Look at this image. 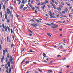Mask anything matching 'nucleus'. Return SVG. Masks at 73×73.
I'll list each match as a JSON object with an SVG mask.
<instances>
[{
  "mask_svg": "<svg viewBox=\"0 0 73 73\" xmlns=\"http://www.w3.org/2000/svg\"><path fill=\"white\" fill-rule=\"evenodd\" d=\"M35 12L36 13H37V11L36 10H35Z\"/></svg>",
  "mask_w": 73,
  "mask_h": 73,
  "instance_id": "62",
  "label": "nucleus"
},
{
  "mask_svg": "<svg viewBox=\"0 0 73 73\" xmlns=\"http://www.w3.org/2000/svg\"><path fill=\"white\" fill-rule=\"evenodd\" d=\"M7 14L9 15V9H8V8H7Z\"/></svg>",
  "mask_w": 73,
  "mask_h": 73,
  "instance_id": "12",
  "label": "nucleus"
},
{
  "mask_svg": "<svg viewBox=\"0 0 73 73\" xmlns=\"http://www.w3.org/2000/svg\"><path fill=\"white\" fill-rule=\"evenodd\" d=\"M30 7H31V8H33L32 6V5H29Z\"/></svg>",
  "mask_w": 73,
  "mask_h": 73,
  "instance_id": "61",
  "label": "nucleus"
},
{
  "mask_svg": "<svg viewBox=\"0 0 73 73\" xmlns=\"http://www.w3.org/2000/svg\"><path fill=\"white\" fill-rule=\"evenodd\" d=\"M31 25H32L34 27H37V25H38L36 24H33L32 23L31 24Z\"/></svg>",
  "mask_w": 73,
  "mask_h": 73,
  "instance_id": "4",
  "label": "nucleus"
},
{
  "mask_svg": "<svg viewBox=\"0 0 73 73\" xmlns=\"http://www.w3.org/2000/svg\"><path fill=\"white\" fill-rule=\"evenodd\" d=\"M6 73H9V72H8V70H6Z\"/></svg>",
  "mask_w": 73,
  "mask_h": 73,
  "instance_id": "63",
  "label": "nucleus"
},
{
  "mask_svg": "<svg viewBox=\"0 0 73 73\" xmlns=\"http://www.w3.org/2000/svg\"><path fill=\"white\" fill-rule=\"evenodd\" d=\"M62 13H63V14H64L65 13V11H62Z\"/></svg>",
  "mask_w": 73,
  "mask_h": 73,
  "instance_id": "36",
  "label": "nucleus"
},
{
  "mask_svg": "<svg viewBox=\"0 0 73 73\" xmlns=\"http://www.w3.org/2000/svg\"><path fill=\"white\" fill-rule=\"evenodd\" d=\"M7 65L9 68H10V66L11 65V62L10 61H9L7 63Z\"/></svg>",
  "mask_w": 73,
  "mask_h": 73,
  "instance_id": "7",
  "label": "nucleus"
},
{
  "mask_svg": "<svg viewBox=\"0 0 73 73\" xmlns=\"http://www.w3.org/2000/svg\"><path fill=\"white\" fill-rule=\"evenodd\" d=\"M33 19H34V20H35V21H36V22H38V23H39L40 22H41V21L40 20H38L36 18H34V17H33Z\"/></svg>",
  "mask_w": 73,
  "mask_h": 73,
  "instance_id": "2",
  "label": "nucleus"
},
{
  "mask_svg": "<svg viewBox=\"0 0 73 73\" xmlns=\"http://www.w3.org/2000/svg\"><path fill=\"white\" fill-rule=\"evenodd\" d=\"M10 69H13V66L12 65L11 66V67L10 68Z\"/></svg>",
  "mask_w": 73,
  "mask_h": 73,
  "instance_id": "35",
  "label": "nucleus"
},
{
  "mask_svg": "<svg viewBox=\"0 0 73 73\" xmlns=\"http://www.w3.org/2000/svg\"><path fill=\"white\" fill-rule=\"evenodd\" d=\"M16 17L17 18H18L19 17V15L17 14H16Z\"/></svg>",
  "mask_w": 73,
  "mask_h": 73,
  "instance_id": "38",
  "label": "nucleus"
},
{
  "mask_svg": "<svg viewBox=\"0 0 73 73\" xmlns=\"http://www.w3.org/2000/svg\"><path fill=\"white\" fill-rule=\"evenodd\" d=\"M25 60L24 59L21 62V64H23V63L24 62H25Z\"/></svg>",
  "mask_w": 73,
  "mask_h": 73,
  "instance_id": "25",
  "label": "nucleus"
},
{
  "mask_svg": "<svg viewBox=\"0 0 73 73\" xmlns=\"http://www.w3.org/2000/svg\"><path fill=\"white\" fill-rule=\"evenodd\" d=\"M52 62H53V61H52L50 62L49 63L50 65V64H52Z\"/></svg>",
  "mask_w": 73,
  "mask_h": 73,
  "instance_id": "51",
  "label": "nucleus"
},
{
  "mask_svg": "<svg viewBox=\"0 0 73 73\" xmlns=\"http://www.w3.org/2000/svg\"><path fill=\"white\" fill-rule=\"evenodd\" d=\"M51 0L53 3H54V0Z\"/></svg>",
  "mask_w": 73,
  "mask_h": 73,
  "instance_id": "56",
  "label": "nucleus"
},
{
  "mask_svg": "<svg viewBox=\"0 0 73 73\" xmlns=\"http://www.w3.org/2000/svg\"><path fill=\"white\" fill-rule=\"evenodd\" d=\"M27 9V7H25L22 9V10L23 11H25Z\"/></svg>",
  "mask_w": 73,
  "mask_h": 73,
  "instance_id": "11",
  "label": "nucleus"
},
{
  "mask_svg": "<svg viewBox=\"0 0 73 73\" xmlns=\"http://www.w3.org/2000/svg\"><path fill=\"white\" fill-rule=\"evenodd\" d=\"M30 53H31V52H33V51L30 50L29 51H28Z\"/></svg>",
  "mask_w": 73,
  "mask_h": 73,
  "instance_id": "32",
  "label": "nucleus"
},
{
  "mask_svg": "<svg viewBox=\"0 0 73 73\" xmlns=\"http://www.w3.org/2000/svg\"><path fill=\"white\" fill-rule=\"evenodd\" d=\"M43 54L44 57H46V56H45V55H46V54H45V53H43Z\"/></svg>",
  "mask_w": 73,
  "mask_h": 73,
  "instance_id": "20",
  "label": "nucleus"
},
{
  "mask_svg": "<svg viewBox=\"0 0 73 73\" xmlns=\"http://www.w3.org/2000/svg\"><path fill=\"white\" fill-rule=\"evenodd\" d=\"M24 5L22 4L21 5V6L19 8V9H22L23 8V7H24Z\"/></svg>",
  "mask_w": 73,
  "mask_h": 73,
  "instance_id": "3",
  "label": "nucleus"
},
{
  "mask_svg": "<svg viewBox=\"0 0 73 73\" xmlns=\"http://www.w3.org/2000/svg\"><path fill=\"white\" fill-rule=\"evenodd\" d=\"M5 60H6V63H7V62H8V58L7 57L6 58Z\"/></svg>",
  "mask_w": 73,
  "mask_h": 73,
  "instance_id": "22",
  "label": "nucleus"
},
{
  "mask_svg": "<svg viewBox=\"0 0 73 73\" xmlns=\"http://www.w3.org/2000/svg\"><path fill=\"white\" fill-rule=\"evenodd\" d=\"M56 9L58 11H60L61 10V7L60 6L59 7V8L57 7Z\"/></svg>",
  "mask_w": 73,
  "mask_h": 73,
  "instance_id": "5",
  "label": "nucleus"
},
{
  "mask_svg": "<svg viewBox=\"0 0 73 73\" xmlns=\"http://www.w3.org/2000/svg\"><path fill=\"white\" fill-rule=\"evenodd\" d=\"M60 49H62L63 48V46L61 45L60 46Z\"/></svg>",
  "mask_w": 73,
  "mask_h": 73,
  "instance_id": "26",
  "label": "nucleus"
},
{
  "mask_svg": "<svg viewBox=\"0 0 73 73\" xmlns=\"http://www.w3.org/2000/svg\"><path fill=\"white\" fill-rule=\"evenodd\" d=\"M9 14L10 15V16H11V10H9Z\"/></svg>",
  "mask_w": 73,
  "mask_h": 73,
  "instance_id": "33",
  "label": "nucleus"
},
{
  "mask_svg": "<svg viewBox=\"0 0 73 73\" xmlns=\"http://www.w3.org/2000/svg\"><path fill=\"white\" fill-rule=\"evenodd\" d=\"M0 15H1V17H3V14H2V11H1L0 13Z\"/></svg>",
  "mask_w": 73,
  "mask_h": 73,
  "instance_id": "17",
  "label": "nucleus"
},
{
  "mask_svg": "<svg viewBox=\"0 0 73 73\" xmlns=\"http://www.w3.org/2000/svg\"><path fill=\"white\" fill-rule=\"evenodd\" d=\"M18 2H19V3H18V4H20V3H21V1H20V0H17Z\"/></svg>",
  "mask_w": 73,
  "mask_h": 73,
  "instance_id": "19",
  "label": "nucleus"
},
{
  "mask_svg": "<svg viewBox=\"0 0 73 73\" xmlns=\"http://www.w3.org/2000/svg\"><path fill=\"white\" fill-rule=\"evenodd\" d=\"M12 61H13V58H12V56H10L9 60L10 62H12Z\"/></svg>",
  "mask_w": 73,
  "mask_h": 73,
  "instance_id": "6",
  "label": "nucleus"
},
{
  "mask_svg": "<svg viewBox=\"0 0 73 73\" xmlns=\"http://www.w3.org/2000/svg\"><path fill=\"white\" fill-rule=\"evenodd\" d=\"M2 49V47H1V45H0V50Z\"/></svg>",
  "mask_w": 73,
  "mask_h": 73,
  "instance_id": "31",
  "label": "nucleus"
},
{
  "mask_svg": "<svg viewBox=\"0 0 73 73\" xmlns=\"http://www.w3.org/2000/svg\"><path fill=\"white\" fill-rule=\"evenodd\" d=\"M5 19H6L7 20V23H9V19L7 18V14H5Z\"/></svg>",
  "mask_w": 73,
  "mask_h": 73,
  "instance_id": "1",
  "label": "nucleus"
},
{
  "mask_svg": "<svg viewBox=\"0 0 73 73\" xmlns=\"http://www.w3.org/2000/svg\"><path fill=\"white\" fill-rule=\"evenodd\" d=\"M59 73H62V70L60 72H59Z\"/></svg>",
  "mask_w": 73,
  "mask_h": 73,
  "instance_id": "64",
  "label": "nucleus"
},
{
  "mask_svg": "<svg viewBox=\"0 0 73 73\" xmlns=\"http://www.w3.org/2000/svg\"><path fill=\"white\" fill-rule=\"evenodd\" d=\"M69 8H70V9H72V6H71L70 7H69Z\"/></svg>",
  "mask_w": 73,
  "mask_h": 73,
  "instance_id": "57",
  "label": "nucleus"
},
{
  "mask_svg": "<svg viewBox=\"0 0 73 73\" xmlns=\"http://www.w3.org/2000/svg\"><path fill=\"white\" fill-rule=\"evenodd\" d=\"M49 16H50V18H57V17H56L55 16H52V15H49Z\"/></svg>",
  "mask_w": 73,
  "mask_h": 73,
  "instance_id": "8",
  "label": "nucleus"
},
{
  "mask_svg": "<svg viewBox=\"0 0 73 73\" xmlns=\"http://www.w3.org/2000/svg\"><path fill=\"white\" fill-rule=\"evenodd\" d=\"M51 4V5H52V6H53V7L54 6V5H53V4L52 3H50Z\"/></svg>",
  "mask_w": 73,
  "mask_h": 73,
  "instance_id": "53",
  "label": "nucleus"
},
{
  "mask_svg": "<svg viewBox=\"0 0 73 73\" xmlns=\"http://www.w3.org/2000/svg\"><path fill=\"white\" fill-rule=\"evenodd\" d=\"M14 46V44H12L11 45V48H12Z\"/></svg>",
  "mask_w": 73,
  "mask_h": 73,
  "instance_id": "34",
  "label": "nucleus"
},
{
  "mask_svg": "<svg viewBox=\"0 0 73 73\" xmlns=\"http://www.w3.org/2000/svg\"><path fill=\"white\" fill-rule=\"evenodd\" d=\"M51 24L52 25H56V24L53 23H51Z\"/></svg>",
  "mask_w": 73,
  "mask_h": 73,
  "instance_id": "50",
  "label": "nucleus"
},
{
  "mask_svg": "<svg viewBox=\"0 0 73 73\" xmlns=\"http://www.w3.org/2000/svg\"><path fill=\"white\" fill-rule=\"evenodd\" d=\"M28 31H29V32H30L31 33H32V31H31V30H28Z\"/></svg>",
  "mask_w": 73,
  "mask_h": 73,
  "instance_id": "40",
  "label": "nucleus"
},
{
  "mask_svg": "<svg viewBox=\"0 0 73 73\" xmlns=\"http://www.w3.org/2000/svg\"><path fill=\"white\" fill-rule=\"evenodd\" d=\"M1 44H3V41H2V40H1Z\"/></svg>",
  "mask_w": 73,
  "mask_h": 73,
  "instance_id": "42",
  "label": "nucleus"
},
{
  "mask_svg": "<svg viewBox=\"0 0 73 73\" xmlns=\"http://www.w3.org/2000/svg\"><path fill=\"white\" fill-rule=\"evenodd\" d=\"M2 27L3 29H5V26H4V24H2Z\"/></svg>",
  "mask_w": 73,
  "mask_h": 73,
  "instance_id": "21",
  "label": "nucleus"
},
{
  "mask_svg": "<svg viewBox=\"0 0 73 73\" xmlns=\"http://www.w3.org/2000/svg\"><path fill=\"white\" fill-rule=\"evenodd\" d=\"M61 4H62V5H65V4H64V3L63 2H61Z\"/></svg>",
  "mask_w": 73,
  "mask_h": 73,
  "instance_id": "30",
  "label": "nucleus"
},
{
  "mask_svg": "<svg viewBox=\"0 0 73 73\" xmlns=\"http://www.w3.org/2000/svg\"><path fill=\"white\" fill-rule=\"evenodd\" d=\"M3 54L5 56V50H3Z\"/></svg>",
  "mask_w": 73,
  "mask_h": 73,
  "instance_id": "13",
  "label": "nucleus"
},
{
  "mask_svg": "<svg viewBox=\"0 0 73 73\" xmlns=\"http://www.w3.org/2000/svg\"><path fill=\"white\" fill-rule=\"evenodd\" d=\"M5 32H7V27L5 28Z\"/></svg>",
  "mask_w": 73,
  "mask_h": 73,
  "instance_id": "43",
  "label": "nucleus"
},
{
  "mask_svg": "<svg viewBox=\"0 0 73 73\" xmlns=\"http://www.w3.org/2000/svg\"><path fill=\"white\" fill-rule=\"evenodd\" d=\"M51 28H53V29H55V27H54V26H52L51 27Z\"/></svg>",
  "mask_w": 73,
  "mask_h": 73,
  "instance_id": "46",
  "label": "nucleus"
},
{
  "mask_svg": "<svg viewBox=\"0 0 73 73\" xmlns=\"http://www.w3.org/2000/svg\"><path fill=\"white\" fill-rule=\"evenodd\" d=\"M28 63H29V61H26V64H28Z\"/></svg>",
  "mask_w": 73,
  "mask_h": 73,
  "instance_id": "52",
  "label": "nucleus"
},
{
  "mask_svg": "<svg viewBox=\"0 0 73 73\" xmlns=\"http://www.w3.org/2000/svg\"><path fill=\"white\" fill-rule=\"evenodd\" d=\"M57 57H61V55H58V56H57Z\"/></svg>",
  "mask_w": 73,
  "mask_h": 73,
  "instance_id": "60",
  "label": "nucleus"
},
{
  "mask_svg": "<svg viewBox=\"0 0 73 73\" xmlns=\"http://www.w3.org/2000/svg\"><path fill=\"white\" fill-rule=\"evenodd\" d=\"M22 3H23V4H24V3H25V1H24V0H23L22 1Z\"/></svg>",
  "mask_w": 73,
  "mask_h": 73,
  "instance_id": "39",
  "label": "nucleus"
},
{
  "mask_svg": "<svg viewBox=\"0 0 73 73\" xmlns=\"http://www.w3.org/2000/svg\"><path fill=\"white\" fill-rule=\"evenodd\" d=\"M47 35L48 36H49V37H51V35H50V34L49 33H47Z\"/></svg>",
  "mask_w": 73,
  "mask_h": 73,
  "instance_id": "23",
  "label": "nucleus"
},
{
  "mask_svg": "<svg viewBox=\"0 0 73 73\" xmlns=\"http://www.w3.org/2000/svg\"><path fill=\"white\" fill-rule=\"evenodd\" d=\"M5 67L6 69H7V70H8V66H7V65H6Z\"/></svg>",
  "mask_w": 73,
  "mask_h": 73,
  "instance_id": "14",
  "label": "nucleus"
},
{
  "mask_svg": "<svg viewBox=\"0 0 73 73\" xmlns=\"http://www.w3.org/2000/svg\"><path fill=\"white\" fill-rule=\"evenodd\" d=\"M55 4H56V5H57V4H58V3L57 2V1H55Z\"/></svg>",
  "mask_w": 73,
  "mask_h": 73,
  "instance_id": "48",
  "label": "nucleus"
},
{
  "mask_svg": "<svg viewBox=\"0 0 73 73\" xmlns=\"http://www.w3.org/2000/svg\"><path fill=\"white\" fill-rule=\"evenodd\" d=\"M7 28L8 29V31H10V28H9V27L8 26H7Z\"/></svg>",
  "mask_w": 73,
  "mask_h": 73,
  "instance_id": "24",
  "label": "nucleus"
},
{
  "mask_svg": "<svg viewBox=\"0 0 73 73\" xmlns=\"http://www.w3.org/2000/svg\"><path fill=\"white\" fill-rule=\"evenodd\" d=\"M9 54H7V58H9Z\"/></svg>",
  "mask_w": 73,
  "mask_h": 73,
  "instance_id": "37",
  "label": "nucleus"
},
{
  "mask_svg": "<svg viewBox=\"0 0 73 73\" xmlns=\"http://www.w3.org/2000/svg\"><path fill=\"white\" fill-rule=\"evenodd\" d=\"M67 5H68V6H70V5L69 4H67Z\"/></svg>",
  "mask_w": 73,
  "mask_h": 73,
  "instance_id": "59",
  "label": "nucleus"
},
{
  "mask_svg": "<svg viewBox=\"0 0 73 73\" xmlns=\"http://www.w3.org/2000/svg\"><path fill=\"white\" fill-rule=\"evenodd\" d=\"M13 19V15H11Z\"/></svg>",
  "mask_w": 73,
  "mask_h": 73,
  "instance_id": "58",
  "label": "nucleus"
},
{
  "mask_svg": "<svg viewBox=\"0 0 73 73\" xmlns=\"http://www.w3.org/2000/svg\"><path fill=\"white\" fill-rule=\"evenodd\" d=\"M16 1L15 0L14 1V4H16Z\"/></svg>",
  "mask_w": 73,
  "mask_h": 73,
  "instance_id": "45",
  "label": "nucleus"
},
{
  "mask_svg": "<svg viewBox=\"0 0 73 73\" xmlns=\"http://www.w3.org/2000/svg\"><path fill=\"white\" fill-rule=\"evenodd\" d=\"M53 7L54 9H56V6H54Z\"/></svg>",
  "mask_w": 73,
  "mask_h": 73,
  "instance_id": "49",
  "label": "nucleus"
},
{
  "mask_svg": "<svg viewBox=\"0 0 73 73\" xmlns=\"http://www.w3.org/2000/svg\"><path fill=\"white\" fill-rule=\"evenodd\" d=\"M4 56H3L2 57V58L1 59V62H3V61H4Z\"/></svg>",
  "mask_w": 73,
  "mask_h": 73,
  "instance_id": "10",
  "label": "nucleus"
},
{
  "mask_svg": "<svg viewBox=\"0 0 73 73\" xmlns=\"http://www.w3.org/2000/svg\"><path fill=\"white\" fill-rule=\"evenodd\" d=\"M10 31L11 32V34H12V33H13V30H12V29H10Z\"/></svg>",
  "mask_w": 73,
  "mask_h": 73,
  "instance_id": "27",
  "label": "nucleus"
},
{
  "mask_svg": "<svg viewBox=\"0 0 73 73\" xmlns=\"http://www.w3.org/2000/svg\"><path fill=\"white\" fill-rule=\"evenodd\" d=\"M29 36H32V34H29Z\"/></svg>",
  "mask_w": 73,
  "mask_h": 73,
  "instance_id": "44",
  "label": "nucleus"
},
{
  "mask_svg": "<svg viewBox=\"0 0 73 73\" xmlns=\"http://www.w3.org/2000/svg\"><path fill=\"white\" fill-rule=\"evenodd\" d=\"M10 7L11 8V9H13V7H12V6H10Z\"/></svg>",
  "mask_w": 73,
  "mask_h": 73,
  "instance_id": "47",
  "label": "nucleus"
},
{
  "mask_svg": "<svg viewBox=\"0 0 73 73\" xmlns=\"http://www.w3.org/2000/svg\"><path fill=\"white\" fill-rule=\"evenodd\" d=\"M9 40V38H8V37H7V42H11V40H9V41L8 40Z\"/></svg>",
  "mask_w": 73,
  "mask_h": 73,
  "instance_id": "9",
  "label": "nucleus"
},
{
  "mask_svg": "<svg viewBox=\"0 0 73 73\" xmlns=\"http://www.w3.org/2000/svg\"><path fill=\"white\" fill-rule=\"evenodd\" d=\"M59 14H60L61 15H63V14H62V13H61L60 12H59Z\"/></svg>",
  "mask_w": 73,
  "mask_h": 73,
  "instance_id": "29",
  "label": "nucleus"
},
{
  "mask_svg": "<svg viewBox=\"0 0 73 73\" xmlns=\"http://www.w3.org/2000/svg\"><path fill=\"white\" fill-rule=\"evenodd\" d=\"M0 9H1V5L0 3Z\"/></svg>",
  "mask_w": 73,
  "mask_h": 73,
  "instance_id": "41",
  "label": "nucleus"
},
{
  "mask_svg": "<svg viewBox=\"0 0 73 73\" xmlns=\"http://www.w3.org/2000/svg\"><path fill=\"white\" fill-rule=\"evenodd\" d=\"M68 15L69 17H72V15H70V14H69Z\"/></svg>",
  "mask_w": 73,
  "mask_h": 73,
  "instance_id": "54",
  "label": "nucleus"
},
{
  "mask_svg": "<svg viewBox=\"0 0 73 73\" xmlns=\"http://www.w3.org/2000/svg\"><path fill=\"white\" fill-rule=\"evenodd\" d=\"M5 50L6 52H7V49L5 48Z\"/></svg>",
  "mask_w": 73,
  "mask_h": 73,
  "instance_id": "55",
  "label": "nucleus"
},
{
  "mask_svg": "<svg viewBox=\"0 0 73 73\" xmlns=\"http://www.w3.org/2000/svg\"><path fill=\"white\" fill-rule=\"evenodd\" d=\"M55 26H54V27L55 28H58V25H55Z\"/></svg>",
  "mask_w": 73,
  "mask_h": 73,
  "instance_id": "18",
  "label": "nucleus"
},
{
  "mask_svg": "<svg viewBox=\"0 0 73 73\" xmlns=\"http://www.w3.org/2000/svg\"><path fill=\"white\" fill-rule=\"evenodd\" d=\"M52 72H53V71H52L49 70L47 72V73H52Z\"/></svg>",
  "mask_w": 73,
  "mask_h": 73,
  "instance_id": "16",
  "label": "nucleus"
},
{
  "mask_svg": "<svg viewBox=\"0 0 73 73\" xmlns=\"http://www.w3.org/2000/svg\"><path fill=\"white\" fill-rule=\"evenodd\" d=\"M65 11L66 12H68V9L67 8H65Z\"/></svg>",
  "mask_w": 73,
  "mask_h": 73,
  "instance_id": "15",
  "label": "nucleus"
},
{
  "mask_svg": "<svg viewBox=\"0 0 73 73\" xmlns=\"http://www.w3.org/2000/svg\"><path fill=\"white\" fill-rule=\"evenodd\" d=\"M38 71L39 72H42V70H41V69H38Z\"/></svg>",
  "mask_w": 73,
  "mask_h": 73,
  "instance_id": "28",
  "label": "nucleus"
}]
</instances>
